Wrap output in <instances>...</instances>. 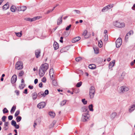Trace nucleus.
<instances>
[{
    "mask_svg": "<svg viewBox=\"0 0 135 135\" xmlns=\"http://www.w3.org/2000/svg\"><path fill=\"white\" fill-rule=\"evenodd\" d=\"M49 66V65L46 63L43 64L41 65L39 71V76L40 77H42L44 75L45 72L48 69Z\"/></svg>",
    "mask_w": 135,
    "mask_h": 135,
    "instance_id": "1",
    "label": "nucleus"
},
{
    "mask_svg": "<svg viewBox=\"0 0 135 135\" xmlns=\"http://www.w3.org/2000/svg\"><path fill=\"white\" fill-rule=\"evenodd\" d=\"M95 93V89L93 86L91 87L89 89V95L90 98L93 99L94 98Z\"/></svg>",
    "mask_w": 135,
    "mask_h": 135,
    "instance_id": "2",
    "label": "nucleus"
},
{
    "mask_svg": "<svg viewBox=\"0 0 135 135\" xmlns=\"http://www.w3.org/2000/svg\"><path fill=\"white\" fill-rule=\"evenodd\" d=\"M23 67V64L21 61H18L16 64L15 68L17 70L22 69Z\"/></svg>",
    "mask_w": 135,
    "mask_h": 135,
    "instance_id": "3",
    "label": "nucleus"
},
{
    "mask_svg": "<svg viewBox=\"0 0 135 135\" xmlns=\"http://www.w3.org/2000/svg\"><path fill=\"white\" fill-rule=\"evenodd\" d=\"M89 115L88 113H84L83 114L81 118V120L83 122H85L88 120L89 117Z\"/></svg>",
    "mask_w": 135,
    "mask_h": 135,
    "instance_id": "4",
    "label": "nucleus"
},
{
    "mask_svg": "<svg viewBox=\"0 0 135 135\" xmlns=\"http://www.w3.org/2000/svg\"><path fill=\"white\" fill-rule=\"evenodd\" d=\"M114 26L118 28H123L125 27V24L124 23H120L117 21H116L114 23Z\"/></svg>",
    "mask_w": 135,
    "mask_h": 135,
    "instance_id": "5",
    "label": "nucleus"
},
{
    "mask_svg": "<svg viewBox=\"0 0 135 135\" xmlns=\"http://www.w3.org/2000/svg\"><path fill=\"white\" fill-rule=\"evenodd\" d=\"M122 43V39L120 38H119L115 42L116 47L117 48L119 47L121 45Z\"/></svg>",
    "mask_w": 135,
    "mask_h": 135,
    "instance_id": "6",
    "label": "nucleus"
},
{
    "mask_svg": "<svg viewBox=\"0 0 135 135\" xmlns=\"http://www.w3.org/2000/svg\"><path fill=\"white\" fill-rule=\"evenodd\" d=\"M120 93H123L125 92L128 91L129 90V88L126 86H123L120 88Z\"/></svg>",
    "mask_w": 135,
    "mask_h": 135,
    "instance_id": "7",
    "label": "nucleus"
},
{
    "mask_svg": "<svg viewBox=\"0 0 135 135\" xmlns=\"http://www.w3.org/2000/svg\"><path fill=\"white\" fill-rule=\"evenodd\" d=\"M46 104L44 102H42L38 104L37 107L39 109L44 108L46 106Z\"/></svg>",
    "mask_w": 135,
    "mask_h": 135,
    "instance_id": "8",
    "label": "nucleus"
},
{
    "mask_svg": "<svg viewBox=\"0 0 135 135\" xmlns=\"http://www.w3.org/2000/svg\"><path fill=\"white\" fill-rule=\"evenodd\" d=\"M17 79V76L16 75H14L12 77L11 82L12 83V84L15 83Z\"/></svg>",
    "mask_w": 135,
    "mask_h": 135,
    "instance_id": "9",
    "label": "nucleus"
},
{
    "mask_svg": "<svg viewBox=\"0 0 135 135\" xmlns=\"http://www.w3.org/2000/svg\"><path fill=\"white\" fill-rule=\"evenodd\" d=\"M41 51L40 50H37L35 51V55L37 58H38L40 56Z\"/></svg>",
    "mask_w": 135,
    "mask_h": 135,
    "instance_id": "10",
    "label": "nucleus"
},
{
    "mask_svg": "<svg viewBox=\"0 0 135 135\" xmlns=\"http://www.w3.org/2000/svg\"><path fill=\"white\" fill-rule=\"evenodd\" d=\"M63 16L62 15L58 19L57 22V25H59L61 24L62 21Z\"/></svg>",
    "mask_w": 135,
    "mask_h": 135,
    "instance_id": "11",
    "label": "nucleus"
},
{
    "mask_svg": "<svg viewBox=\"0 0 135 135\" xmlns=\"http://www.w3.org/2000/svg\"><path fill=\"white\" fill-rule=\"evenodd\" d=\"M53 46L55 50L57 49L59 47L58 44L56 41L54 42Z\"/></svg>",
    "mask_w": 135,
    "mask_h": 135,
    "instance_id": "12",
    "label": "nucleus"
},
{
    "mask_svg": "<svg viewBox=\"0 0 135 135\" xmlns=\"http://www.w3.org/2000/svg\"><path fill=\"white\" fill-rule=\"evenodd\" d=\"M80 37H76L74 38L72 40V42L73 43H75L78 41L80 39Z\"/></svg>",
    "mask_w": 135,
    "mask_h": 135,
    "instance_id": "13",
    "label": "nucleus"
},
{
    "mask_svg": "<svg viewBox=\"0 0 135 135\" xmlns=\"http://www.w3.org/2000/svg\"><path fill=\"white\" fill-rule=\"evenodd\" d=\"M135 109V105L133 104L130 107V108L129 109V111L130 113L133 112Z\"/></svg>",
    "mask_w": 135,
    "mask_h": 135,
    "instance_id": "14",
    "label": "nucleus"
},
{
    "mask_svg": "<svg viewBox=\"0 0 135 135\" xmlns=\"http://www.w3.org/2000/svg\"><path fill=\"white\" fill-rule=\"evenodd\" d=\"M9 7V3L8 2L3 6V9L4 10H6L8 9Z\"/></svg>",
    "mask_w": 135,
    "mask_h": 135,
    "instance_id": "15",
    "label": "nucleus"
},
{
    "mask_svg": "<svg viewBox=\"0 0 135 135\" xmlns=\"http://www.w3.org/2000/svg\"><path fill=\"white\" fill-rule=\"evenodd\" d=\"M115 64V61H113L112 62H110L109 65V68L110 69L112 68L114 66Z\"/></svg>",
    "mask_w": 135,
    "mask_h": 135,
    "instance_id": "16",
    "label": "nucleus"
},
{
    "mask_svg": "<svg viewBox=\"0 0 135 135\" xmlns=\"http://www.w3.org/2000/svg\"><path fill=\"white\" fill-rule=\"evenodd\" d=\"M42 96L45 97V95L44 93L42 92H40L38 94V97L39 98L41 97Z\"/></svg>",
    "mask_w": 135,
    "mask_h": 135,
    "instance_id": "17",
    "label": "nucleus"
},
{
    "mask_svg": "<svg viewBox=\"0 0 135 135\" xmlns=\"http://www.w3.org/2000/svg\"><path fill=\"white\" fill-rule=\"evenodd\" d=\"M32 99L33 100H35L37 97L38 96V94H37V93L35 92L33 93L32 94Z\"/></svg>",
    "mask_w": 135,
    "mask_h": 135,
    "instance_id": "18",
    "label": "nucleus"
},
{
    "mask_svg": "<svg viewBox=\"0 0 135 135\" xmlns=\"http://www.w3.org/2000/svg\"><path fill=\"white\" fill-rule=\"evenodd\" d=\"M133 32L132 31H129L126 35L125 36V39H128V36H130L131 35H132Z\"/></svg>",
    "mask_w": 135,
    "mask_h": 135,
    "instance_id": "19",
    "label": "nucleus"
},
{
    "mask_svg": "<svg viewBox=\"0 0 135 135\" xmlns=\"http://www.w3.org/2000/svg\"><path fill=\"white\" fill-rule=\"evenodd\" d=\"M16 9V8L15 6L13 5L11 6V10L12 12H15Z\"/></svg>",
    "mask_w": 135,
    "mask_h": 135,
    "instance_id": "20",
    "label": "nucleus"
},
{
    "mask_svg": "<svg viewBox=\"0 0 135 135\" xmlns=\"http://www.w3.org/2000/svg\"><path fill=\"white\" fill-rule=\"evenodd\" d=\"M96 67V65L94 64L89 65V68L91 69H95Z\"/></svg>",
    "mask_w": 135,
    "mask_h": 135,
    "instance_id": "21",
    "label": "nucleus"
},
{
    "mask_svg": "<svg viewBox=\"0 0 135 135\" xmlns=\"http://www.w3.org/2000/svg\"><path fill=\"white\" fill-rule=\"evenodd\" d=\"M113 6V4H110L106 6V8L108 10L109 9L112 8Z\"/></svg>",
    "mask_w": 135,
    "mask_h": 135,
    "instance_id": "22",
    "label": "nucleus"
},
{
    "mask_svg": "<svg viewBox=\"0 0 135 135\" xmlns=\"http://www.w3.org/2000/svg\"><path fill=\"white\" fill-rule=\"evenodd\" d=\"M116 113L113 112L111 114L110 117L112 119H113L116 117Z\"/></svg>",
    "mask_w": 135,
    "mask_h": 135,
    "instance_id": "23",
    "label": "nucleus"
},
{
    "mask_svg": "<svg viewBox=\"0 0 135 135\" xmlns=\"http://www.w3.org/2000/svg\"><path fill=\"white\" fill-rule=\"evenodd\" d=\"M49 114L52 118H54L55 115V113L52 112H49Z\"/></svg>",
    "mask_w": 135,
    "mask_h": 135,
    "instance_id": "24",
    "label": "nucleus"
},
{
    "mask_svg": "<svg viewBox=\"0 0 135 135\" xmlns=\"http://www.w3.org/2000/svg\"><path fill=\"white\" fill-rule=\"evenodd\" d=\"M22 31H20V32L17 33V32H15V33L16 35L17 36H18L19 37H21L22 36Z\"/></svg>",
    "mask_w": 135,
    "mask_h": 135,
    "instance_id": "25",
    "label": "nucleus"
},
{
    "mask_svg": "<svg viewBox=\"0 0 135 135\" xmlns=\"http://www.w3.org/2000/svg\"><path fill=\"white\" fill-rule=\"evenodd\" d=\"M16 107L15 106L13 105L10 111V112L11 113H14L16 109Z\"/></svg>",
    "mask_w": 135,
    "mask_h": 135,
    "instance_id": "26",
    "label": "nucleus"
},
{
    "mask_svg": "<svg viewBox=\"0 0 135 135\" xmlns=\"http://www.w3.org/2000/svg\"><path fill=\"white\" fill-rule=\"evenodd\" d=\"M95 53L96 54H98L99 52L98 49V47H93Z\"/></svg>",
    "mask_w": 135,
    "mask_h": 135,
    "instance_id": "27",
    "label": "nucleus"
},
{
    "mask_svg": "<svg viewBox=\"0 0 135 135\" xmlns=\"http://www.w3.org/2000/svg\"><path fill=\"white\" fill-rule=\"evenodd\" d=\"M93 105L92 104H91L89 105V110L90 111H93Z\"/></svg>",
    "mask_w": 135,
    "mask_h": 135,
    "instance_id": "28",
    "label": "nucleus"
},
{
    "mask_svg": "<svg viewBox=\"0 0 135 135\" xmlns=\"http://www.w3.org/2000/svg\"><path fill=\"white\" fill-rule=\"evenodd\" d=\"M82 111L84 112H88V110L87 108L85 107H83L82 108Z\"/></svg>",
    "mask_w": 135,
    "mask_h": 135,
    "instance_id": "29",
    "label": "nucleus"
},
{
    "mask_svg": "<svg viewBox=\"0 0 135 135\" xmlns=\"http://www.w3.org/2000/svg\"><path fill=\"white\" fill-rule=\"evenodd\" d=\"M73 91L76 93H77L79 92V89H73Z\"/></svg>",
    "mask_w": 135,
    "mask_h": 135,
    "instance_id": "30",
    "label": "nucleus"
},
{
    "mask_svg": "<svg viewBox=\"0 0 135 135\" xmlns=\"http://www.w3.org/2000/svg\"><path fill=\"white\" fill-rule=\"evenodd\" d=\"M22 118L21 116H18L16 118V120L17 122H19L21 120Z\"/></svg>",
    "mask_w": 135,
    "mask_h": 135,
    "instance_id": "31",
    "label": "nucleus"
},
{
    "mask_svg": "<svg viewBox=\"0 0 135 135\" xmlns=\"http://www.w3.org/2000/svg\"><path fill=\"white\" fill-rule=\"evenodd\" d=\"M3 112L4 114H5L8 113V111L6 108H5L3 110Z\"/></svg>",
    "mask_w": 135,
    "mask_h": 135,
    "instance_id": "32",
    "label": "nucleus"
},
{
    "mask_svg": "<svg viewBox=\"0 0 135 135\" xmlns=\"http://www.w3.org/2000/svg\"><path fill=\"white\" fill-rule=\"evenodd\" d=\"M55 123V122L54 121L52 123H51L49 126V127L50 128H52L54 125Z\"/></svg>",
    "mask_w": 135,
    "mask_h": 135,
    "instance_id": "33",
    "label": "nucleus"
},
{
    "mask_svg": "<svg viewBox=\"0 0 135 135\" xmlns=\"http://www.w3.org/2000/svg\"><path fill=\"white\" fill-rule=\"evenodd\" d=\"M108 40V36L107 35H105L104 36V41L105 42H107Z\"/></svg>",
    "mask_w": 135,
    "mask_h": 135,
    "instance_id": "34",
    "label": "nucleus"
},
{
    "mask_svg": "<svg viewBox=\"0 0 135 135\" xmlns=\"http://www.w3.org/2000/svg\"><path fill=\"white\" fill-rule=\"evenodd\" d=\"M124 75L123 73H122L121 75V76L120 77L119 80L120 81H122L124 79Z\"/></svg>",
    "mask_w": 135,
    "mask_h": 135,
    "instance_id": "35",
    "label": "nucleus"
},
{
    "mask_svg": "<svg viewBox=\"0 0 135 135\" xmlns=\"http://www.w3.org/2000/svg\"><path fill=\"white\" fill-rule=\"evenodd\" d=\"M52 83L53 85L55 86H57V82L55 80H53L52 81Z\"/></svg>",
    "mask_w": 135,
    "mask_h": 135,
    "instance_id": "36",
    "label": "nucleus"
},
{
    "mask_svg": "<svg viewBox=\"0 0 135 135\" xmlns=\"http://www.w3.org/2000/svg\"><path fill=\"white\" fill-rule=\"evenodd\" d=\"M66 102V101L65 100H64L61 102L60 105L61 106H62L65 104Z\"/></svg>",
    "mask_w": 135,
    "mask_h": 135,
    "instance_id": "37",
    "label": "nucleus"
},
{
    "mask_svg": "<svg viewBox=\"0 0 135 135\" xmlns=\"http://www.w3.org/2000/svg\"><path fill=\"white\" fill-rule=\"evenodd\" d=\"M11 125L14 127L16 124V122L14 120H13L11 121Z\"/></svg>",
    "mask_w": 135,
    "mask_h": 135,
    "instance_id": "38",
    "label": "nucleus"
},
{
    "mask_svg": "<svg viewBox=\"0 0 135 135\" xmlns=\"http://www.w3.org/2000/svg\"><path fill=\"white\" fill-rule=\"evenodd\" d=\"M27 9V7L25 6H23L21 7V11H24Z\"/></svg>",
    "mask_w": 135,
    "mask_h": 135,
    "instance_id": "39",
    "label": "nucleus"
},
{
    "mask_svg": "<svg viewBox=\"0 0 135 135\" xmlns=\"http://www.w3.org/2000/svg\"><path fill=\"white\" fill-rule=\"evenodd\" d=\"M103 42L102 41H100L99 42L98 45L99 47H101L102 46Z\"/></svg>",
    "mask_w": 135,
    "mask_h": 135,
    "instance_id": "40",
    "label": "nucleus"
},
{
    "mask_svg": "<svg viewBox=\"0 0 135 135\" xmlns=\"http://www.w3.org/2000/svg\"><path fill=\"white\" fill-rule=\"evenodd\" d=\"M81 84L82 82L81 81H80L76 85V86L77 87H79L81 86Z\"/></svg>",
    "mask_w": 135,
    "mask_h": 135,
    "instance_id": "41",
    "label": "nucleus"
},
{
    "mask_svg": "<svg viewBox=\"0 0 135 135\" xmlns=\"http://www.w3.org/2000/svg\"><path fill=\"white\" fill-rule=\"evenodd\" d=\"M50 74H54V70L53 68H51L49 71Z\"/></svg>",
    "mask_w": 135,
    "mask_h": 135,
    "instance_id": "42",
    "label": "nucleus"
},
{
    "mask_svg": "<svg viewBox=\"0 0 135 135\" xmlns=\"http://www.w3.org/2000/svg\"><path fill=\"white\" fill-rule=\"evenodd\" d=\"M82 58L81 57H79L75 58V60L77 62H79L80 60H81Z\"/></svg>",
    "mask_w": 135,
    "mask_h": 135,
    "instance_id": "43",
    "label": "nucleus"
},
{
    "mask_svg": "<svg viewBox=\"0 0 135 135\" xmlns=\"http://www.w3.org/2000/svg\"><path fill=\"white\" fill-rule=\"evenodd\" d=\"M24 74V72L22 70L19 73V76H21L23 75Z\"/></svg>",
    "mask_w": 135,
    "mask_h": 135,
    "instance_id": "44",
    "label": "nucleus"
},
{
    "mask_svg": "<svg viewBox=\"0 0 135 135\" xmlns=\"http://www.w3.org/2000/svg\"><path fill=\"white\" fill-rule=\"evenodd\" d=\"M82 102L84 104H86L87 103V101L85 100V99H83L82 100Z\"/></svg>",
    "mask_w": 135,
    "mask_h": 135,
    "instance_id": "45",
    "label": "nucleus"
},
{
    "mask_svg": "<svg viewBox=\"0 0 135 135\" xmlns=\"http://www.w3.org/2000/svg\"><path fill=\"white\" fill-rule=\"evenodd\" d=\"M24 84H22L20 85L19 86V88L20 89H23L24 88V86L23 85Z\"/></svg>",
    "mask_w": 135,
    "mask_h": 135,
    "instance_id": "46",
    "label": "nucleus"
},
{
    "mask_svg": "<svg viewBox=\"0 0 135 135\" xmlns=\"http://www.w3.org/2000/svg\"><path fill=\"white\" fill-rule=\"evenodd\" d=\"M38 17H34L32 18H31V22H32V21H35L37 19H38Z\"/></svg>",
    "mask_w": 135,
    "mask_h": 135,
    "instance_id": "47",
    "label": "nucleus"
},
{
    "mask_svg": "<svg viewBox=\"0 0 135 135\" xmlns=\"http://www.w3.org/2000/svg\"><path fill=\"white\" fill-rule=\"evenodd\" d=\"M20 114V111L19 110H17L15 114V117H17L18 115Z\"/></svg>",
    "mask_w": 135,
    "mask_h": 135,
    "instance_id": "48",
    "label": "nucleus"
},
{
    "mask_svg": "<svg viewBox=\"0 0 135 135\" xmlns=\"http://www.w3.org/2000/svg\"><path fill=\"white\" fill-rule=\"evenodd\" d=\"M87 33V31L86 30H85L83 32V33L82 35L84 36H85L86 35Z\"/></svg>",
    "mask_w": 135,
    "mask_h": 135,
    "instance_id": "49",
    "label": "nucleus"
},
{
    "mask_svg": "<svg viewBox=\"0 0 135 135\" xmlns=\"http://www.w3.org/2000/svg\"><path fill=\"white\" fill-rule=\"evenodd\" d=\"M63 36L65 37H67L69 36V34L67 32H65L63 34Z\"/></svg>",
    "mask_w": 135,
    "mask_h": 135,
    "instance_id": "50",
    "label": "nucleus"
},
{
    "mask_svg": "<svg viewBox=\"0 0 135 135\" xmlns=\"http://www.w3.org/2000/svg\"><path fill=\"white\" fill-rule=\"evenodd\" d=\"M6 117L5 116H3L2 118V120L3 122H5L6 121Z\"/></svg>",
    "mask_w": 135,
    "mask_h": 135,
    "instance_id": "51",
    "label": "nucleus"
},
{
    "mask_svg": "<svg viewBox=\"0 0 135 135\" xmlns=\"http://www.w3.org/2000/svg\"><path fill=\"white\" fill-rule=\"evenodd\" d=\"M71 24H70L69 26H68L66 28V31H68L69 30L70 28H71Z\"/></svg>",
    "mask_w": 135,
    "mask_h": 135,
    "instance_id": "52",
    "label": "nucleus"
},
{
    "mask_svg": "<svg viewBox=\"0 0 135 135\" xmlns=\"http://www.w3.org/2000/svg\"><path fill=\"white\" fill-rule=\"evenodd\" d=\"M108 9L106 8V6L104 7L102 9V12H104L105 11H108Z\"/></svg>",
    "mask_w": 135,
    "mask_h": 135,
    "instance_id": "53",
    "label": "nucleus"
},
{
    "mask_svg": "<svg viewBox=\"0 0 135 135\" xmlns=\"http://www.w3.org/2000/svg\"><path fill=\"white\" fill-rule=\"evenodd\" d=\"M74 11L78 14H80L81 13L80 11L79 10H78L75 9L74 10Z\"/></svg>",
    "mask_w": 135,
    "mask_h": 135,
    "instance_id": "54",
    "label": "nucleus"
},
{
    "mask_svg": "<svg viewBox=\"0 0 135 135\" xmlns=\"http://www.w3.org/2000/svg\"><path fill=\"white\" fill-rule=\"evenodd\" d=\"M15 92L16 93V95L17 96L19 95L20 94V91L18 90H16L15 91Z\"/></svg>",
    "mask_w": 135,
    "mask_h": 135,
    "instance_id": "55",
    "label": "nucleus"
},
{
    "mask_svg": "<svg viewBox=\"0 0 135 135\" xmlns=\"http://www.w3.org/2000/svg\"><path fill=\"white\" fill-rule=\"evenodd\" d=\"M44 94L46 95H48L49 94V91L48 90H46L45 91Z\"/></svg>",
    "mask_w": 135,
    "mask_h": 135,
    "instance_id": "56",
    "label": "nucleus"
},
{
    "mask_svg": "<svg viewBox=\"0 0 135 135\" xmlns=\"http://www.w3.org/2000/svg\"><path fill=\"white\" fill-rule=\"evenodd\" d=\"M4 122V126H5V127H7L9 124L8 122Z\"/></svg>",
    "mask_w": 135,
    "mask_h": 135,
    "instance_id": "57",
    "label": "nucleus"
},
{
    "mask_svg": "<svg viewBox=\"0 0 135 135\" xmlns=\"http://www.w3.org/2000/svg\"><path fill=\"white\" fill-rule=\"evenodd\" d=\"M13 118V117L12 115H10L8 116V119L9 120H12Z\"/></svg>",
    "mask_w": 135,
    "mask_h": 135,
    "instance_id": "58",
    "label": "nucleus"
},
{
    "mask_svg": "<svg viewBox=\"0 0 135 135\" xmlns=\"http://www.w3.org/2000/svg\"><path fill=\"white\" fill-rule=\"evenodd\" d=\"M16 9L19 11H21V7H17L16 8Z\"/></svg>",
    "mask_w": 135,
    "mask_h": 135,
    "instance_id": "59",
    "label": "nucleus"
},
{
    "mask_svg": "<svg viewBox=\"0 0 135 135\" xmlns=\"http://www.w3.org/2000/svg\"><path fill=\"white\" fill-rule=\"evenodd\" d=\"M25 20L27 21H29L31 22V18H25Z\"/></svg>",
    "mask_w": 135,
    "mask_h": 135,
    "instance_id": "60",
    "label": "nucleus"
},
{
    "mask_svg": "<svg viewBox=\"0 0 135 135\" xmlns=\"http://www.w3.org/2000/svg\"><path fill=\"white\" fill-rule=\"evenodd\" d=\"M42 81L44 83H45L46 81V79L45 78H43L42 80Z\"/></svg>",
    "mask_w": 135,
    "mask_h": 135,
    "instance_id": "61",
    "label": "nucleus"
},
{
    "mask_svg": "<svg viewBox=\"0 0 135 135\" xmlns=\"http://www.w3.org/2000/svg\"><path fill=\"white\" fill-rule=\"evenodd\" d=\"M16 129H18L19 128V126L18 125L16 124L15 126Z\"/></svg>",
    "mask_w": 135,
    "mask_h": 135,
    "instance_id": "62",
    "label": "nucleus"
},
{
    "mask_svg": "<svg viewBox=\"0 0 135 135\" xmlns=\"http://www.w3.org/2000/svg\"><path fill=\"white\" fill-rule=\"evenodd\" d=\"M63 38V37H60V41L61 43H63V41L62 40V39Z\"/></svg>",
    "mask_w": 135,
    "mask_h": 135,
    "instance_id": "63",
    "label": "nucleus"
},
{
    "mask_svg": "<svg viewBox=\"0 0 135 135\" xmlns=\"http://www.w3.org/2000/svg\"><path fill=\"white\" fill-rule=\"evenodd\" d=\"M23 93L25 94H27L28 93H27V89H26L24 90V91L23 92Z\"/></svg>",
    "mask_w": 135,
    "mask_h": 135,
    "instance_id": "64",
    "label": "nucleus"
}]
</instances>
